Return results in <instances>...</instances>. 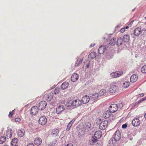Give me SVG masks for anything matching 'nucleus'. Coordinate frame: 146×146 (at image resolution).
Wrapping results in <instances>:
<instances>
[{
	"instance_id": "nucleus-8",
	"label": "nucleus",
	"mask_w": 146,
	"mask_h": 146,
	"mask_svg": "<svg viewBox=\"0 0 146 146\" xmlns=\"http://www.w3.org/2000/svg\"><path fill=\"white\" fill-rule=\"evenodd\" d=\"M38 110L39 109L36 106H33L31 109V114L33 115H35L38 112Z\"/></svg>"
},
{
	"instance_id": "nucleus-15",
	"label": "nucleus",
	"mask_w": 146,
	"mask_h": 146,
	"mask_svg": "<svg viewBox=\"0 0 146 146\" xmlns=\"http://www.w3.org/2000/svg\"><path fill=\"white\" fill-rule=\"evenodd\" d=\"M106 48V47L104 46H101L98 49V53L100 54H103L105 51Z\"/></svg>"
},
{
	"instance_id": "nucleus-53",
	"label": "nucleus",
	"mask_w": 146,
	"mask_h": 146,
	"mask_svg": "<svg viewBox=\"0 0 146 146\" xmlns=\"http://www.w3.org/2000/svg\"><path fill=\"white\" fill-rule=\"evenodd\" d=\"M140 96L141 97H143L144 96V94L143 93H141L139 94Z\"/></svg>"
},
{
	"instance_id": "nucleus-59",
	"label": "nucleus",
	"mask_w": 146,
	"mask_h": 146,
	"mask_svg": "<svg viewBox=\"0 0 146 146\" xmlns=\"http://www.w3.org/2000/svg\"><path fill=\"white\" fill-rule=\"evenodd\" d=\"M13 146H18V145H14Z\"/></svg>"
},
{
	"instance_id": "nucleus-41",
	"label": "nucleus",
	"mask_w": 146,
	"mask_h": 146,
	"mask_svg": "<svg viewBox=\"0 0 146 146\" xmlns=\"http://www.w3.org/2000/svg\"><path fill=\"white\" fill-rule=\"evenodd\" d=\"M60 89L59 88H56L54 91V93L55 94H58L60 92Z\"/></svg>"
},
{
	"instance_id": "nucleus-25",
	"label": "nucleus",
	"mask_w": 146,
	"mask_h": 146,
	"mask_svg": "<svg viewBox=\"0 0 146 146\" xmlns=\"http://www.w3.org/2000/svg\"><path fill=\"white\" fill-rule=\"evenodd\" d=\"M123 39L124 42H127L130 40V36L128 34L125 35L123 36Z\"/></svg>"
},
{
	"instance_id": "nucleus-60",
	"label": "nucleus",
	"mask_w": 146,
	"mask_h": 146,
	"mask_svg": "<svg viewBox=\"0 0 146 146\" xmlns=\"http://www.w3.org/2000/svg\"><path fill=\"white\" fill-rule=\"evenodd\" d=\"M111 141H113V140H112V139H112V138H111Z\"/></svg>"
},
{
	"instance_id": "nucleus-58",
	"label": "nucleus",
	"mask_w": 146,
	"mask_h": 146,
	"mask_svg": "<svg viewBox=\"0 0 146 146\" xmlns=\"http://www.w3.org/2000/svg\"><path fill=\"white\" fill-rule=\"evenodd\" d=\"M4 146H8V145H5Z\"/></svg>"
},
{
	"instance_id": "nucleus-55",
	"label": "nucleus",
	"mask_w": 146,
	"mask_h": 146,
	"mask_svg": "<svg viewBox=\"0 0 146 146\" xmlns=\"http://www.w3.org/2000/svg\"><path fill=\"white\" fill-rule=\"evenodd\" d=\"M144 117H145V118L146 119V113H145V114Z\"/></svg>"
},
{
	"instance_id": "nucleus-29",
	"label": "nucleus",
	"mask_w": 146,
	"mask_h": 146,
	"mask_svg": "<svg viewBox=\"0 0 146 146\" xmlns=\"http://www.w3.org/2000/svg\"><path fill=\"white\" fill-rule=\"evenodd\" d=\"M82 59L79 58H78L77 60L76 61L75 66H79L82 63Z\"/></svg>"
},
{
	"instance_id": "nucleus-42",
	"label": "nucleus",
	"mask_w": 146,
	"mask_h": 146,
	"mask_svg": "<svg viewBox=\"0 0 146 146\" xmlns=\"http://www.w3.org/2000/svg\"><path fill=\"white\" fill-rule=\"evenodd\" d=\"M125 31V28H123L120 29L119 31L121 33H124Z\"/></svg>"
},
{
	"instance_id": "nucleus-1",
	"label": "nucleus",
	"mask_w": 146,
	"mask_h": 146,
	"mask_svg": "<svg viewBox=\"0 0 146 146\" xmlns=\"http://www.w3.org/2000/svg\"><path fill=\"white\" fill-rule=\"evenodd\" d=\"M117 83L113 82L111 84V87L109 89V92L111 93H114L117 92L118 89V87L117 86Z\"/></svg>"
},
{
	"instance_id": "nucleus-48",
	"label": "nucleus",
	"mask_w": 146,
	"mask_h": 146,
	"mask_svg": "<svg viewBox=\"0 0 146 146\" xmlns=\"http://www.w3.org/2000/svg\"><path fill=\"white\" fill-rule=\"evenodd\" d=\"M138 104H137V102H136L135 103H133V105L134 107L135 106L137 105H138Z\"/></svg>"
},
{
	"instance_id": "nucleus-21",
	"label": "nucleus",
	"mask_w": 146,
	"mask_h": 146,
	"mask_svg": "<svg viewBox=\"0 0 146 146\" xmlns=\"http://www.w3.org/2000/svg\"><path fill=\"white\" fill-rule=\"evenodd\" d=\"M138 76L135 74L132 75L130 78V81L132 82H135L137 79Z\"/></svg>"
},
{
	"instance_id": "nucleus-16",
	"label": "nucleus",
	"mask_w": 146,
	"mask_h": 146,
	"mask_svg": "<svg viewBox=\"0 0 146 146\" xmlns=\"http://www.w3.org/2000/svg\"><path fill=\"white\" fill-rule=\"evenodd\" d=\"M74 106L75 107H78L81 104V102L78 99H76L73 100Z\"/></svg>"
},
{
	"instance_id": "nucleus-5",
	"label": "nucleus",
	"mask_w": 146,
	"mask_h": 146,
	"mask_svg": "<svg viewBox=\"0 0 146 146\" xmlns=\"http://www.w3.org/2000/svg\"><path fill=\"white\" fill-rule=\"evenodd\" d=\"M47 121L46 118L45 116H42L39 118L38 122L40 124L42 125H45Z\"/></svg>"
},
{
	"instance_id": "nucleus-44",
	"label": "nucleus",
	"mask_w": 146,
	"mask_h": 146,
	"mask_svg": "<svg viewBox=\"0 0 146 146\" xmlns=\"http://www.w3.org/2000/svg\"><path fill=\"white\" fill-rule=\"evenodd\" d=\"M15 121L16 122H20L21 120V119L19 118H17L15 119Z\"/></svg>"
},
{
	"instance_id": "nucleus-36",
	"label": "nucleus",
	"mask_w": 146,
	"mask_h": 146,
	"mask_svg": "<svg viewBox=\"0 0 146 146\" xmlns=\"http://www.w3.org/2000/svg\"><path fill=\"white\" fill-rule=\"evenodd\" d=\"M84 126L86 129H88L90 128L91 124L89 122H87L85 123Z\"/></svg>"
},
{
	"instance_id": "nucleus-13",
	"label": "nucleus",
	"mask_w": 146,
	"mask_h": 146,
	"mask_svg": "<svg viewBox=\"0 0 146 146\" xmlns=\"http://www.w3.org/2000/svg\"><path fill=\"white\" fill-rule=\"evenodd\" d=\"M102 135V132L100 131H96L94 135V137L97 139H99L100 138Z\"/></svg>"
},
{
	"instance_id": "nucleus-23",
	"label": "nucleus",
	"mask_w": 146,
	"mask_h": 146,
	"mask_svg": "<svg viewBox=\"0 0 146 146\" xmlns=\"http://www.w3.org/2000/svg\"><path fill=\"white\" fill-rule=\"evenodd\" d=\"M69 86V83L67 82H64L62 84L61 88L62 90H65Z\"/></svg>"
},
{
	"instance_id": "nucleus-45",
	"label": "nucleus",
	"mask_w": 146,
	"mask_h": 146,
	"mask_svg": "<svg viewBox=\"0 0 146 146\" xmlns=\"http://www.w3.org/2000/svg\"><path fill=\"white\" fill-rule=\"evenodd\" d=\"M127 127V125L126 124H125L122 125V128L124 129L126 128Z\"/></svg>"
},
{
	"instance_id": "nucleus-62",
	"label": "nucleus",
	"mask_w": 146,
	"mask_h": 146,
	"mask_svg": "<svg viewBox=\"0 0 146 146\" xmlns=\"http://www.w3.org/2000/svg\"><path fill=\"white\" fill-rule=\"evenodd\" d=\"M145 24H146V23H145Z\"/></svg>"
},
{
	"instance_id": "nucleus-27",
	"label": "nucleus",
	"mask_w": 146,
	"mask_h": 146,
	"mask_svg": "<svg viewBox=\"0 0 146 146\" xmlns=\"http://www.w3.org/2000/svg\"><path fill=\"white\" fill-rule=\"evenodd\" d=\"M75 120V119H72L71 121L68 123L67 125L66 130L67 131L69 130L71 128V127L72 124V123H74Z\"/></svg>"
},
{
	"instance_id": "nucleus-38",
	"label": "nucleus",
	"mask_w": 146,
	"mask_h": 146,
	"mask_svg": "<svg viewBox=\"0 0 146 146\" xmlns=\"http://www.w3.org/2000/svg\"><path fill=\"white\" fill-rule=\"evenodd\" d=\"M98 139H97L94 137H92L91 139V143L92 145L94 144V143H96Z\"/></svg>"
},
{
	"instance_id": "nucleus-49",
	"label": "nucleus",
	"mask_w": 146,
	"mask_h": 146,
	"mask_svg": "<svg viewBox=\"0 0 146 146\" xmlns=\"http://www.w3.org/2000/svg\"><path fill=\"white\" fill-rule=\"evenodd\" d=\"M95 44H92L90 46V48H92L95 45Z\"/></svg>"
},
{
	"instance_id": "nucleus-52",
	"label": "nucleus",
	"mask_w": 146,
	"mask_h": 146,
	"mask_svg": "<svg viewBox=\"0 0 146 146\" xmlns=\"http://www.w3.org/2000/svg\"><path fill=\"white\" fill-rule=\"evenodd\" d=\"M66 146H74L71 143H70L69 144H68L66 145Z\"/></svg>"
},
{
	"instance_id": "nucleus-39",
	"label": "nucleus",
	"mask_w": 146,
	"mask_h": 146,
	"mask_svg": "<svg viewBox=\"0 0 146 146\" xmlns=\"http://www.w3.org/2000/svg\"><path fill=\"white\" fill-rule=\"evenodd\" d=\"M141 71L143 73H146V65H144L141 68Z\"/></svg>"
},
{
	"instance_id": "nucleus-51",
	"label": "nucleus",
	"mask_w": 146,
	"mask_h": 146,
	"mask_svg": "<svg viewBox=\"0 0 146 146\" xmlns=\"http://www.w3.org/2000/svg\"><path fill=\"white\" fill-rule=\"evenodd\" d=\"M142 101H143L146 100V97H144L141 99Z\"/></svg>"
},
{
	"instance_id": "nucleus-61",
	"label": "nucleus",
	"mask_w": 146,
	"mask_h": 146,
	"mask_svg": "<svg viewBox=\"0 0 146 146\" xmlns=\"http://www.w3.org/2000/svg\"><path fill=\"white\" fill-rule=\"evenodd\" d=\"M145 19H146V17H145Z\"/></svg>"
},
{
	"instance_id": "nucleus-18",
	"label": "nucleus",
	"mask_w": 146,
	"mask_h": 146,
	"mask_svg": "<svg viewBox=\"0 0 146 146\" xmlns=\"http://www.w3.org/2000/svg\"><path fill=\"white\" fill-rule=\"evenodd\" d=\"M66 106L68 107L74 106L73 100L71 99L68 100L66 102Z\"/></svg>"
},
{
	"instance_id": "nucleus-47",
	"label": "nucleus",
	"mask_w": 146,
	"mask_h": 146,
	"mask_svg": "<svg viewBox=\"0 0 146 146\" xmlns=\"http://www.w3.org/2000/svg\"><path fill=\"white\" fill-rule=\"evenodd\" d=\"M27 146H34V145L33 143H31L28 144Z\"/></svg>"
},
{
	"instance_id": "nucleus-37",
	"label": "nucleus",
	"mask_w": 146,
	"mask_h": 146,
	"mask_svg": "<svg viewBox=\"0 0 146 146\" xmlns=\"http://www.w3.org/2000/svg\"><path fill=\"white\" fill-rule=\"evenodd\" d=\"M60 99L61 100H62L61 102H60L61 103L63 104H64L66 101V96H62V97L60 98Z\"/></svg>"
},
{
	"instance_id": "nucleus-17",
	"label": "nucleus",
	"mask_w": 146,
	"mask_h": 146,
	"mask_svg": "<svg viewBox=\"0 0 146 146\" xmlns=\"http://www.w3.org/2000/svg\"><path fill=\"white\" fill-rule=\"evenodd\" d=\"M53 93L52 92H50L47 94L46 95L45 98L47 101H50L52 99L53 97Z\"/></svg>"
},
{
	"instance_id": "nucleus-26",
	"label": "nucleus",
	"mask_w": 146,
	"mask_h": 146,
	"mask_svg": "<svg viewBox=\"0 0 146 146\" xmlns=\"http://www.w3.org/2000/svg\"><path fill=\"white\" fill-rule=\"evenodd\" d=\"M24 133L25 131L24 129L19 130L17 133L18 135L20 137H22L24 136Z\"/></svg>"
},
{
	"instance_id": "nucleus-10",
	"label": "nucleus",
	"mask_w": 146,
	"mask_h": 146,
	"mask_svg": "<svg viewBox=\"0 0 146 146\" xmlns=\"http://www.w3.org/2000/svg\"><path fill=\"white\" fill-rule=\"evenodd\" d=\"M64 109V106L60 105L58 106L56 109V113L57 114L60 113Z\"/></svg>"
},
{
	"instance_id": "nucleus-43",
	"label": "nucleus",
	"mask_w": 146,
	"mask_h": 146,
	"mask_svg": "<svg viewBox=\"0 0 146 146\" xmlns=\"http://www.w3.org/2000/svg\"><path fill=\"white\" fill-rule=\"evenodd\" d=\"M102 144L101 142H98L96 145V146H102Z\"/></svg>"
},
{
	"instance_id": "nucleus-11",
	"label": "nucleus",
	"mask_w": 146,
	"mask_h": 146,
	"mask_svg": "<svg viewBox=\"0 0 146 146\" xmlns=\"http://www.w3.org/2000/svg\"><path fill=\"white\" fill-rule=\"evenodd\" d=\"M78 78L79 75L78 74L76 73H74L72 76L71 80L72 82H75L78 80Z\"/></svg>"
},
{
	"instance_id": "nucleus-4",
	"label": "nucleus",
	"mask_w": 146,
	"mask_h": 146,
	"mask_svg": "<svg viewBox=\"0 0 146 146\" xmlns=\"http://www.w3.org/2000/svg\"><path fill=\"white\" fill-rule=\"evenodd\" d=\"M123 74L122 71H117L112 72L110 75L113 78H116L121 76Z\"/></svg>"
},
{
	"instance_id": "nucleus-12",
	"label": "nucleus",
	"mask_w": 146,
	"mask_h": 146,
	"mask_svg": "<svg viewBox=\"0 0 146 146\" xmlns=\"http://www.w3.org/2000/svg\"><path fill=\"white\" fill-rule=\"evenodd\" d=\"M90 100L89 97L87 96H84L82 99V102L83 104L87 103Z\"/></svg>"
},
{
	"instance_id": "nucleus-57",
	"label": "nucleus",
	"mask_w": 146,
	"mask_h": 146,
	"mask_svg": "<svg viewBox=\"0 0 146 146\" xmlns=\"http://www.w3.org/2000/svg\"><path fill=\"white\" fill-rule=\"evenodd\" d=\"M15 109H14V110H13L11 112H12V113H13V112L15 111Z\"/></svg>"
},
{
	"instance_id": "nucleus-56",
	"label": "nucleus",
	"mask_w": 146,
	"mask_h": 146,
	"mask_svg": "<svg viewBox=\"0 0 146 146\" xmlns=\"http://www.w3.org/2000/svg\"><path fill=\"white\" fill-rule=\"evenodd\" d=\"M89 67V64H88V65H86V67L87 68H88Z\"/></svg>"
},
{
	"instance_id": "nucleus-14",
	"label": "nucleus",
	"mask_w": 146,
	"mask_h": 146,
	"mask_svg": "<svg viewBox=\"0 0 146 146\" xmlns=\"http://www.w3.org/2000/svg\"><path fill=\"white\" fill-rule=\"evenodd\" d=\"M141 31V29L139 27H137L134 30L133 34L134 35L136 36H138L140 34Z\"/></svg>"
},
{
	"instance_id": "nucleus-20",
	"label": "nucleus",
	"mask_w": 146,
	"mask_h": 146,
	"mask_svg": "<svg viewBox=\"0 0 146 146\" xmlns=\"http://www.w3.org/2000/svg\"><path fill=\"white\" fill-rule=\"evenodd\" d=\"M98 94L97 93H94L92 95L91 99L93 101H95L98 100Z\"/></svg>"
},
{
	"instance_id": "nucleus-22",
	"label": "nucleus",
	"mask_w": 146,
	"mask_h": 146,
	"mask_svg": "<svg viewBox=\"0 0 146 146\" xmlns=\"http://www.w3.org/2000/svg\"><path fill=\"white\" fill-rule=\"evenodd\" d=\"M111 112L108 110L106 111L103 113V117L105 118H109Z\"/></svg>"
},
{
	"instance_id": "nucleus-9",
	"label": "nucleus",
	"mask_w": 146,
	"mask_h": 146,
	"mask_svg": "<svg viewBox=\"0 0 146 146\" xmlns=\"http://www.w3.org/2000/svg\"><path fill=\"white\" fill-rule=\"evenodd\" d=\"M132 123L134 126L137 127L140 125V121L138 119L135 118L133 120Z\"/></svg>"
},
{
	"instance_id": "nucleus-31",
	"label": "nucleus",
	"mask_w": 146,
	"mask_h": 146,
	"mask_svg": "<svg viewBox=\"0 0 146 146\" xmlns=\"http://www.w3.org/2000/svg\"><path fill=\"white\" fill-rule=\"evenodd\" d=\"M130 85V83L129 82H125L123 84V88H127Z\"/></svg>"
},
{
	"instance_id": "nucleus-19",
	"label": "nucleus",
	"mask_w": 146,
	"mask_h": 146,
	"mask_svg": "<svg viewBox=\"0 0 146 146\" xmlns=\"http://www.w3.org/2000/svg\"><path fill=\"white\" fill-rule=\"evenodd\" d=\"M42 142V139L39 137L36 138L34 141V143L37 145H40L41 144Z\"/></svg>"
},
{
	"instance_id": "nucleus-54",
	"label": "nucleus",
	"mask_w": 146,
	"mask_h": 146,
	"mask_svg": "<svg viewBox=\"0 0 146 146\" xmlns=\"http://www.w3.org/2000/svg\"><path fill=\"white\" fill-rule=\"evenodd\" d=\"M124 28H125V29H128L129 28V27L128 26H126L125 27H124Z\"/></svg>"
},
{
	"instance_id": "nucleus-24",
	"label": "nucleus",
	"mask_w": 146,
	"mask_h": 146,
	"mask_svg": "<svg viewBox=\"0 0 146 146\" xmlns=\"http://www.w3.org/2000/svg\"><path fill=\"white\" fill-rule=\"evenodd\" d=\"M6 136L7 137L9 138H10L11 137L12 133V130L11 129H8L6 132Z\"/></svg>"
},
{
	"instance_id": "nucleus-32",
	"label": "nucleus",
	"mask_w": 146,
	"mask_h": 146,
	"mask_svg": "<svg viewBox=\"0 0 146 146\" xmlns=\"http://www.w3.org/2000/svg\"><path fill=\"white\" fill-rule=\"evenodd\" d=\"M18 141V140L17 138H15L13 139L11 141L12 145L13 146L17 145V143Z\"/></svg>"
},
{
	"instance_id": "nucleus-7",
	"label": "nucleus",
	"mask_w": 146,
	"mask_h": 146,
	"mask_svg": "<svg viewBox=\"0 0 146 146\" xmlns=\"http://www.w3.org/2000/svg\"><path fill=\"white\" fill-rule=\"evenodd\" d=\"M108 122L107 121H104L102 122L100 125V128L101 129H105L108 125Z\"/></svg>"
},
{
	"instance_id": "nucleus-40",
	"label": "nucleus",
	"mask_w": 146,
	"mask_h": 146,
	"mask_svg": "<svg viewBox=\"0 0 146 146\" xmlns=\"http://www.w3.org/2000/svg\"><path fill=\"white\" fill-rule=\"evenodd\" d=\"M106 93V91L105 89H102L100 90V94L101 95H104Z\"/></svg>"
},
{
	"instance_id": "nucleus-3",
	"label": "nucleus",
	"mask_w": 146,
	"mask_h": 146,
	"mask_svg": "<svg viewBox=\"0 0 146 146\" xmlns=\"http://www.w3.org/2000/svg\"><path fill=\"white\" fill-rule=\"evenodd\" d=\"M121 133L119 131L117 130L115 132L113 138L115 141H118L121 138Z\"/></svg>"
},
{
	"instance_id": "nucleus-34",
	"label": "nucleus",
	"mask_w": 146,
	"mask_h": 146,
	"mask_svg": "<svg viewBox=\"0 0 146 146\" xmlns=\"http://www.w3.org/2000/svg\"><path fill=\"white\" fill-rule=\"evenodd\" d=\"M6 140V137L4 136H1L0 137V144H3Z\"/></svg>"
},
{
	"instance_id": "nucleus-46",
	"label": "nucleus",
	"mask_w": 146,
	"mask_h": 146,
	"mask_svg": "<svg viewBox=\"0 0 146 146\" xmlns=\"http://www.w3.org/2000/svg\"><path fill=\"white\" fill-rule=\"evenodd\" d=\"M13 113H12V112H9V117H11L12 116V115H13Z\"/></svg>"
},
{
	"instance_id": "nucleus-6",
	"label": "nucleus",
	"mask_w": 146,
	"mask_h": 146,
	"mask_svg": "<svg viewBox=\"0 0 146 146\" xmlns=\"http://www.w3.org/2000/svg\"><path fill=\"white\" fill-rule=\"evenodd\" d=\"M47 105L46 102L44 101H42L40 102L38 106V108L39 110H42L44 109Z\"/></svg>"
},
{
	"instance_id": "nucleus-33",
	"label": "nucleus",
	"mask_w": 146,
	"mask_h": 146,
	"mask_svg": "<svg viewBox=\"0 0 146 146\" xmlns=\"http://www.w3.org/2000/svg\"><path fill=\"white\" fill-rule=\"evenodd\" d=\"M59 133V131L57 129H54L52 130V134L55 135H57L58 133Z\"/></svg>"
},
{
	"instance_id": "nucleus-30",
	"label": "nucleus",
	"mask_w": 146,
	"mask_h": 146,
	"mask_svg": "<svg viewBox=\"0 0 146 146\" xmlns=\"http://www.w3.org/2000/svg\"><path fill=\"white\" fill-rule=\"evenodd\" d=\"M96 54L95 52H91L88 55V58L89 59H93L95 58Z\"/></svg>"
},
{
	"instance_id": "nucleus-2",
	"label": "nucleus",
	"mask_w": 146,
	"mask_h": 146,
	"mask_svg": "<svg viewBox=\"0 0 146 146\" xmlns=\"http://www.w3.org/2000/svg\"><path fill=\"white\" fill-rule=\"evenodd\" d=\"M118 108V106L116 104H111L109 108V110L111 113H113L117 111Z\"/></svg>"
},
{
	"instance_id": "nucleus-35",
	"label": "nucleus",
	"mask_w": 146,
	"mask_h": 146,
	"mask_svg": "<svg viewBox=\"0 0 146 146\" xmlns=\"http://www.w3.org/2000/svg\"><path fill=\"white\" fill-rule=\"evenodd\" d=\"M116 40L115 38H112L110 40V44L112 45H114L115 44Z\"/></svg>"
},
{
	"instance_id": "nucleus-28",
	"label": "nucleus",
	"mask_w": 146,
	"mask_h": 146,
	"mask_svg": "<svg viewBox=\"0 0 146 146\" xmlns=\"http://www.w3.org/2000/svg\"><path fill=\"white\" fill-rule=\"evenodd\" d=\"M124 42L123 39L121 38H119L117 40V44L118 46H121L123 44Z\"/></svg>"
},
{
	"instance_id": "nucleus-50",
	"label": "nucleus",
	"mask_w": 146,
	"mask_h": 146,
	"mask_svg": "<svg viewBox=\"0 0 146 146\" xmlns=\"http://www.w3.org/2000/svg\"><path fill=\"white\" fill-rule=\"evenodd\" d=\"M142 101L141 100V99H140L139 100H138L137 102V104H139V103L141 102H142Z\"/></svg>"
}]
</instances>
